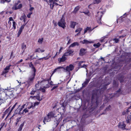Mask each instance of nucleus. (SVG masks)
Wrapping results in <instances>:
<instances>
[{
	"label": "nucleus",
	"instance_id": "obj_23",
	"mask_svg": "<svg viewBox=\"0 0 131 131\" xmlns=\"http://www.w3.org/2000/svg\"><path fill=\"white\" fill-rule=\"evenodd\" d=\"M26 45L24 43H22L21 44V49H22L23 50L22 53V54H23V53L24 52L25 50L26 49Z\"/></svg>",
	"mask_w": 131,
	"mask_h": 131
},
{
	"label": "nucleus",
	"instance_id": "obj_15",
	"mask_svg": "<svg viewBox=\"0 0 131 131\" xmlns=\"http://www.w3.org/2000/svg\"><path fill=\"white\" fill-rule=\"evenodd\" d=\"M6 93V95H7L8 98H10L13 97L14 95L13 94L12 92L10 91H8Z\"/></svg>",
	"mask_w": 131,
	"mask_h": 131
},
{
	"label": "nucleus",
	"instance_id": "obj_2",
	"mask_svg": "<svg viewBox=\"0 0 131 131\" xmlns=\"http://www.w3.org/2000/svg\"><path fill=\"white\" fill-rule=\"evenodd\" d=\"M123 115H126V121L127 123H128L131 121V112H130L128 110H126V112H123L122 113Z\"/></svg>",
	"mask_w": 131,
	"mask_h": 131
},
{
	"label": "nucleus",
	"instance_id": "obj_34",
	"mask_svg": "<svg viewBox=\"0 0 131 131\" xmlns=\"http://www.w3.org/2000/svg\"><path fill=\"white\" fill-rule=\"evenodd\" d=\"M28 110L26 108H25L21 114H24V113H26L28 112Z\"/></svg>",
	"mask_w": 131,
	"mask_h": 131
},
{
	"label": "nucleus",
	"instance_id": "obj_56",
	"mask_svg": "<svg viewBox=\"0 0 131 131\" xmlns=\"http://www.w3.org/2000/svg\"><path fill=\"white\" fill-rule=\"evenodd\" d=\"M71 42V40L70 39H69V40L67 43V45L69 44Z\"/></svg>",
	"mask_w": 131,
	"mask_h": 131
},
{
	"label": "nucleus",
	"instance_id": "obj_33",
	"mask_svg": "<svg viewBox=\"0 0 131 131\" xmlns=\"http://www.w3.org/2000/svg\"><path fill=\"white\" fill-rule=\"evenodd\" d=\"M79 6H76L74 10V12L75 13H76L79 9Z\"/></svg>",
	"mask_w": 131,
	"mask_h": 131
},
{
	"label": "nucleus",
	"instance_id": "obj_59",
	"mask_svg": "<svg viewBox=\"0 0 131 131\" xmlns=\"http://www.w3.org/2000/svg\"><path fill=\"white\" fill-rule=\"evenodd\" d=\"M86 65L85 64H83V66L81 67L80 68H85L86 67Z\"/></svg>",
	"mask_w": 131,
	"mask_h": 131
},
{
	"label": "nucleus",
	"instance_id": "obj_43",
	"mask_svg": "<svg viewBox=\"0 0 131 131\" xmlns=\"http://www.w3.org/2000/svg\"><path fill=\"white\" fill-rule=\"evenodd\" d=\"M40 48L36 49L35 50V52L40 53Z\"/></svg>",
	"mask_w": 131,
	"mask_h": 131
},
{
	"label": "nucleus",
	"instance_id": "obj_9",
	"mask_svg": "<svg viewBox=\"0 0 131 131\" xmlns=\"http://www.w3.org/2000/svg\"><path fill=\"white\" fill-rule=\"evenodd\" d=\"M74 69V66L72 64H70L69 66H67L65 68V70L69 72L70 71H72Z\"/></svg>",
	"mask_w": 131,
	"mask_h": 131
},
{
	"label": "nucleus",
	"instance_id": "obj_14",
	"mask_svg": "<svg viewBox=\"0 0 131 131\" xmlns=\"http://www.w3.org/2000/svg\"><path fill=\"white\" fill-rule=\"evenodd\" d=\"M49 82L48 81V80H44L42 81H41V83H42L43 82L45 83H47L46 85L45 86H44L43 88H47L50 87V85L48 83Z\"/></svg>",
	"mask_w": 131,
	"mask_h": 131
},
{
	"label": "nucleus",
	"instance_id": "obj_52",
	"mask_svg": "<svg viewBox=\"0 0 131 131\" xmlns=\"http://www.w3.org/2000/svg\"><path fill=\"white\" fill-rule=\"evenodd\" d=\"M45 88H41V91L43 92H45Z\"/></svg>",
	"mask_w": 131,
	"mask_h": 131
},
{
	"label": "nucleus",
	"instance_id": "obj_10",
	"mask_svg": "<svg viewBox=\"0 0 131 131\" xmlns=\"http://www.w3.org/2000/svg\"><path fill=\"white\" fill-rule=\"evenodd\" d=\"M65 56H64V55L62 56V57L58 59V61L59 63H60L62 62H63L66 60L67 58L65 57Z\"/></svg>",
	"mask_w": 131,
	"mask_h": 131
},
{
	"label": "nucleus",
	"instance_id": "obj_20",
	"mask_svg": "<svg viewBox=\"0 0 131 131\" xmlns=\"http://www.w3.org/2000/svg\"><path fill=\"white\" fill-rule=\"evenodd\" d=\"M2 97H3L4 99L5 100H6L8 98L7 95H6V93H3L1 95Z\"/></svg>",
	"mask_w": 131,
	"mask_h": 131
},
{
	"label": "nucleus",
	"instance_id": "obj_6",
	"mask_svg": "<svg viewBox=\"0 0 131 131\" xmlns=\"http://www.w3.org/2000/svg\"><path fill=\"white\" fill-rule=\"evenodd\" d=\"M65 68L63 67H59L55 69L53 71V73L55 72H58V73H61L62 71L65 70Z\"/></svg>",
	"mask_w": 131,
	"mask_h": 131
},
{
	"label": "nucleus",
	"instance_id": "obj_13",
	"mask_svg": "<svg viewBox=\"0 0 131 131\" xmlns=\"http://www.w3.org/2000/svg\"><path fill=\"white\" fill-rule=\"evenodd\" d=\"M29 67L31 68V69L34 72L33 73H35L36 72V70L31 62L29 63Z\"/></svg>",
	"mask_w": 131,
	"mask_h": 131
},
{
	"label": "nucleus",
	"instance_id": "obj_54",
	"mask_svg": "<svg viewBox=\"0 0 131 131\" xmlns=\"http://www.w3.org/2000/svg\"><path fill=\"white\" fill-rule=\"evenodd\" d=\"M21 32H21V31H18V35H17V37H18L19 36V35L21 34Z\"/></svg>",
	"mask_w": 131,
	"mask_h": 131
},
{
	"label": "nucleus",
	"instance_id": "obj_64",
	"mask_svg": "<svg viewBox=\"0 0 131 131\" xmlns=\"http://www.w3.org/2000/svg\"><path fill=\"white\" fill-rule=\"evenodd\" d=\"M13 52H12L11 53L10 58H11L12 56L13 55Z\"/></svg>",
	"mask_w": 131,
	"mask_h": 131
},
{
	"label": "nucleus",
	"instance_id": "obj_49",
	"mask_svg": "<svg viewBox=\"0 0 131 131\" xmlns=\"http://www.w3.org/2000/svg\"><path fill=\"white\" fill-rule=\"evenodd\" d=\"M22 108H21L18 110H19V113L20 114H21L22 112H21V111L22 110Z\"/></svg>",
	"mask_w": 131,
	"mask_h": 131
},
{
	"label": "nucleus",
	"instance_id": "obj_35",
	"mask_svg": "<svg viewBox=\"0 0 131 131\" xmlns=\"http://www.w3.org/2000/svg\"><path fill=\"white\" fill-rule=\"evenodd\" d=\"M82 29V28H78L77 29H76L75 30V32H78L79 33H80L81 32V31Z\"/></svg>",
	"mask_w": 131,
	"mask_h": 131
},
{
	"label": "nucleus",
	"instance_id": "obj_27",
	"mask_svg": "<svg viewBox=\"0 0 131 131\" xmlns=\"http://www.w3.org/2000/svg\"><path fill=\"white\" fill-rule=\"evenodd\" d=\"M121 91V89H119L118 91H117L116 94H114V96H119L120 93V92Z\"/></svg>",
	"mask_w": 131,
	"mask_h": 131
},
{
	"label": "nucleus",
	"instance_id": "obj_50",
	"mask_svg": "<svg viewBox=\"0 0 131 131\" xmlns=\"http://www.w3.org/2000/svg\"><path fill=\"white\" fill-rule=\"evenodd\" d=\"M58 87L57 86H54L51 89V91H52L53 90L57 88Z\"/></svg>",
	"mask_w": 131,
	"mask_h": 131
},
{
	"label": "nucleus",
	"instance_id": "obj_26",
	"mask_svg": "<svg viewBox=\"0 0 131 131\" xmlns=\"http://www.w3.org/2000/svg\"><path fill=\"white\" fill-rule=\"evenodd\" d=\"M75 25V23L74 21H71V22L70 27L71 28H74Z\"/></svg>",
	"mask_w": 131,
	"mask_h": 131
},
{
	"label": "nucleus",
	"instance_id": "obj_39",
	"mask_svg": "<svg viewBox=\"0 0 131 131\" xmlns=\"http://www.w3.org/2000/svg\"><path fill=\"white\" fill-rule=\"evenodd\" d=\"M84 62L83 61H81L79 62L78 65L79 68H80L81 67V64Z\"/></svg>",
	"mask_w": 131,
	"mask_h": 131
},
{
	"label": "nucleus",
	"instance_id": "obj_48",
	"mask_svg": "<svg viewBox=\"0 0 131 131\" xmlns=\"http://www.w3.org/2000/svg\"><path fill=\"white\" fill-rule=\"evenodd\" d=\"M25 25H22L20 28V29L23 30V29L24 28V27Z\"/></svg>",
	"mask_w": 131,
	"mask_h": 131
},
{
	"label": "nucleus",
	"instance_id": "obj_12",
	"mask_svg": "<svg viewBox=\"0 0 131 131\" xmlns=\"http://www.w3.org/2000/svg\"><path fill=\"white\" fill-rule=\"evenodd\" d=\"M74 51L72 50H68L67 52L64 53V55L66 56L70 55Z\"/></svg>",
	"mask_w": 131,
	"mask_h": 131
},
{
	"label": "nucleus",
	"instance_id": "obj_24",
	"mask_svg": "<svg viewBox=\"0 0 131 131\" xmlns=\"http://www.w3.org/2000/svg\"><path fill=\"white\" fill-rule=\"evenodd\" d=\"M79 44L77 42H74L72 44H71L69 46V48L70 47H73L75 46H78Z\"/></svg>",
	"mask_w": 131,
	"mask_h": 131
},
{
	"label": "nucleus",
	"instance_id": "obj_44",
	"mask_svg": "<svg viewBox=\"0 0 131 131\" xmlns=\"http://www.w3.org/2000/svg\"><path fill=\"white\" fill-rule=\"evenodd\" d=\"M39 104V103L38 102H36L34 104H33L34 107L35 106H36L38 105Z\"/></svg>",
	"mask_w": 131,
	"mask_h": 131
},
{
	"label": "nucleus",
	"instance_id": "obj_60",
	"mask_svg": "<svg viewBox=\"0 0 131 131\" xmlns=\"http://www.w3.org/2000/svg\"><path fill=\"white\" fill-rule=\"evenodd\" d=\"M53 23L54 24V26H56L57 25V23L54 22V20H53Z\"/></svg>",
	"mask_w": 131,
	"mask_h": 131
},
{
	"label": "nucleus",
	"instance_id": "obj_5",
	"mask_svg": "<svg viewBox=\"0 0 131 131\" xmlns=\"http://www.w3.org/2000/svg\"><path fill=\"white\" fill-rule=\"evenodd\" d=\"M20 3V2L19 1H18L17 3H15L12 7V9L16 10L22 7V4H18Z\"/></svg>",
	"mask_w": 131,
	"mask_h": 131
},
{
	"label": "nucleus",
	"instance_id": "obj_36",
	"mask_svg": "<svg viewBox=\"0 0 131 131\" xmlns=\"http://www.w3.org/2000/svg\"><path fill=\"white\" fill-rule=\"evenodd\" d=\"M13 26L14 28V29L15 30L16 28V22L15 21H13Z\"/></svg>",
	"mask_w": 131,
	"mask_h": 131
},
{
	"label": "nucleus",
	"instance_id": "obj_53",
	"mask_svg": "<svg viewBox=\"0 0 131 131\" xmlns=\"http://www.w3.org/2000/svg\"><path fill=\"white\" fill-rule=\"evenodd\" d=\"M21 32H21V31H18V35H17V37H18L19 36V35L21 34Z\"/></svg>",
	"mask_w": 131,
	"mask_h": 131
},
{
	"label": "nucleus",
	"instance_id": "obj_45",
	"mask_svg": "<svg viewBox=\"0 0 131 131\" xmlns=\"http://www.w3.org/2000/svg\"><path fill=\"white\" fill-rule=\"evenodd\" d=\"M18 103H16L14 105H13V107H12L11 110H13L14 108L15 107V106Z\"/></svg>",
	"mask_w": 131,
	"mask_h": 131
},
{
	"label": "nucleus",
	"instance_id": "obj_8",
	"mask_svg": "<svg viewBox=\"0 0 131 131\" xmlns=\"http://www.w3.org/2000/svg\"><path fill=\"white\" fill-rule=\"evenodd\" d=\"M126 125L123 122L119 123L118 124V127L119 128H121L123 130L125 129Z\"/></svg>",
	"mask_w": 131,
	"mask_h": 131
},
{
	"label": "nucleus",
	"instance_id": "obj_31",
	"mask_svg": "<svg viewBox=\"0 0 131 131\" xmlns=\"http://www.w3.org/2000/svg\"><path fill=\"white\" fill-rule=\"evenodd\" d=\"M82 13H84L85 14L88 15L89 16H90V12L88 10H87L86 11L83 12H82Z\"/></svg>",
	"mask_w": 131,
	"mask_h": 131
},
{
	"label": "nucleus",
	"instance_id": "obj_4",
	"mask_svg": "<svg viewBox=\"0 0 131 131\" xmlns=\"http://www.w3.org/2000/svg\"><path fill=\"white\" fill-rule=\"evenodd\" d=\"M66 23L65 21V20L63 18L61 19L58 21V25L60 27H62L64 29L66 27Z\"/></svg>",
	"mask_w": 131,
	"mask_h": 131
},
{
	"label": "nucleus",
	"instance_id": "obj_19",
	"mask_svg": "<svg viewBox=\"0 0 131 131\" xmlns=\"http://www.w3.org/2000/svg\"><path fill=\"white\" fill-rule=\"evenodd\" d=\"M82 42L83 44H86L93 43V41H90L86 39H84L83 41H82Z\"/></svg>",
	"mask_w": 131,
	"mask_h": 131
},
{
	"label": "nucleus",
	"instance_id": "obj_21",
	"mask_svg": "<svg viewBox=\"0 0 131 131\" xmlns=\"http://www.w3.org/2000/svg\"><path fill=\"white\" fill-rule=\"evenodd\" d=\"M37 84L35 85V89H33L32 91L30 93V94L31 95H34V93L36 92L37 90H38L37 89V88L36 87L37 86Z\"/></svg>",
	"mask_w": 131,
	"mask_h": 131
},
{
	"label": "nucleus",
	"instance_id": "obj_3",
	"mask_svg": "<svg viewBox=\"0 0 131 131\" xmlns=\"http://www.w3.org/2000/svg\"><path fill=\"white\" fill-rule=\"evenodd\" d=\"M35 75V73H33L29 77L28 80L27 82L28 86L31 85L33 83Z\"/></svg>",
	"mask_w": 131,
	"mask_h": 131
},
{
	"label": "nucleus",
	"instance_id": "obj_57",
	"mask_svg": "<svg viewBox=\"0 0 131 131\" xmlns=\"http://www.w3.org/2000/svg\"><path fill=\"white\" fill-rule=\"evenodd\" d=\"M53 1H54V3H53V7H54V5L55 4V5H58V4H57V3H55V2H54V0H53Z\"/></svg>",
	"mask_w": 131,
	"mask_h": 131
},
{
	"label": "nucleus",
	"instance_id": "obj_29",
	"mask_svg": "<svg viewBox=\"0 0 131 131\" xmlns=\"http://www.w3.org/2000/svg\"><path fill=\"white\" fill-rule=\"evenodd\" d=\"M101 45V44L99 42L97 43L94 44L93 45V46L95 47L96 48H97L99 47Z\"/></svg>",
	"mask_w": 131,
	"mask_h": 131
},
{
	"label": "nucleus",
	"instance_id": "obj_11",
	"mask_svg": "<svg viewBox=\"0 0 131 131\" xmlns=\"http://www.w3.org/2000/svg\"><path fill=\"white\" fill-rule=\"evenodd\" d=\"M11 66V65H10L9 66H6L3 71L2 74L7 73L8 72L9 70L10 67Z\"/></svg>",
	"mask_w": 131,
	"mask_h": 131
},
{
	"label": "nucleus",
	"instance_id": "obj_30",
	"mask_svg": "<svg viewBox=\"0 0 131 131\" xmlns=\"http://www.w3.org/2000/svg\"><path fill=\"white\" fill-rule=\"evenodd\" d=\"M24 123L21 124L20 125V127L18 129V131H21L22 128L24 125Z\"/></svg>",
	"mask_w": 131,
	"mask_h": 131
},
{
	"label": "nucleus",
	"instance_id": "obj_47",
	"mask_svg": "<svg viewBox=\"0 0 131 131\" xmlns=\"http://www.w3.org/2000/svg\"><path fill=\"white\" fill-rule=\"evenodd\" d=\"M32 12H30L27 15V16L28 18H30V15L32 14Z\"/></svg>",
	"mask_w": 131,
	"mask_h": 131
},
{
	"label": "nucleus",
	"instance_id": "obj_32",
	"mask_svg": "<svg viewBox=\"0 0 131 131\" xmlns=\"http://www.w3.org/2000/svg\"><path fill=\"white\" fill-rule=\"evenodd\" d=\"M95 92V90H94L93 91V93L92 94V99H93L95 96H97V93H94V92Z\"/></svg>",
	"mask_w": 131,
	"mask_h": 131
},
{
	"label": "nucleus",
	"instance_id": "obj_46",
	"mask_svg": "<svg viewBox=\"0 0 131 131\" xmlns=\"http://www.w3.org/2000/svg\"><path fill=\"white\" fill-rule=\"evenodd\" d=\"M113 2L111 1H109L108 2V4L110 6H111L113 5Z\"/></svg>",
	"mask_w": 131,
	"mask_h": 131
},
{
	"label": "nucleus",
	"instance_id": "obj_41",
	"mask_svg": "<svg viewBox=\"0 0 131 131\" xmlns=\"http://www.w3.org/2000/svg\"><path fill=\"white\" fill-rule=\"evenodd\" d=\"M9 21H8V23H9V21H14V19H13V18L12 17H10L9 18Z\"/></svg>",
	"mask_w": 131,
	"mask_h": 131
},
{
	"label": "nucleus",
	"instance_id": "obj_40",
	"mask_svg": "<svg viewBox=\"0 0 131 131\" xmlns=\"http://www.w3.org/2000/svg\"><path fill=\"white\" fill-rule=\"evenodd\" d=\"M113 41H114L116 43H117L119 41V40L118 39L115 38L113 39Z\"/></svg>",
	"mask_w": 131,
	"mask_h": 131
},
{
	"label": "nucleus",
	"instance_id": "obj_62",
	"mask_svg": "<svg viewBox=\"0 0 131 131\" xmlns=\"http://www.w3.org/2000/svg\"><path fill=\"white\" fill-rule=\"evenodd\" d=\"M49 84L50 85H54V84H53V82L52 81H51V82H49Z\"/></svg>",
	"mask_w": 131,
	"mask_h": 131
},
{
	"label": "nucleus",
	"instance_id": "obj_17",
	"mask_svg": "<svg viewBox=\"0 0 131 131\" xmlns=\"http://www.w3.org/2000/svg\"><path fill=\"white\" fill-rule=\"evenodd\" d=\"M95 28H93V29H92L91 27H87L86 28L84 29V34L85 33L88 31H89V32L91 31Z\"/></svg>",
	"mask_w": 131,
	"mask_h": 131
},
{
	"label": "nucleus",
	"instance_id": "obj_1",
	"mask_svg": "<svg viewBox=\"0 0 131 131\" xmlns=\"http://www.w3.org/2000/svg\"><path fill=\"white\" fill-rule=\"evenodd\" d=\"M55 118V120L54 122H56L57 125H58L62 119V115L61 114H58L56 115L55 112H51L48 113L47 116L45 117L43 122L45 124V122H49L51 120V118Z\"/></svg>",
	"mask_w": 131,
	"mask_h": 131
},
{
	"label": "nucleus",
	"instance_id": "obj_28",
	"mask_svg": "<svg viewBox=\"0 0 131 131\" xmlns=\"http://www.w3.org/2000/svg\"><path fill=\"white\" fill-rule=\"evenodd\" d=\"M5 101L3 97H2L1 96L0 97V103L1 104L4 103L5 102Z\"/></svg>",
	"mask_w": 131,
	"mask_h": 131
},
{
	"label": "nucleus",
	"instance_id": "obj_22",
	"mask_svg": "<svg viewBox=\"0 0 131 131\" xmlns=\"http://www.w3.org/2000/svg\"><path fill=\"white\" fill-rule=\"evenodd\" d=\"M90 80V79H86L84 82L82 84L83 87H85L88 83Z\"/></svg>",
	"mask_w": 131,
	"mask_h": 131
},
{
	"label": "nucleus",
	"instance_id": "obj_63",
	"mask_svg": "<svg viewBox=\"0 0 131 131\" xmlns=\"http://www.w3.org/2000/svg\"><path fill=\"white\" fill-rule=\"evenodd\" d=\"M25 105L26 104H25L23 105L22 106L21 108H24L25 107Z\"/></svg>",
	"mask_w": 131,
	"mask_h": 131
},
{
	"label": "nucleus",
	"instance_id": "obj_18",
	"mask_svg": "<svg viewBox=\"0 0 131 131\" xmlns=\"http://www.w3.org/2000/svg\"><path fill=\"white\" fill-rule=\"evenodd\" d=\"M30 98H32L33 99H37L38 100L40 101L42 99H40V96L38 95L36 96H30Z\"/></svg>",
	"mask_w": 131,
	"mask_h": 131
},
{
	"label": "nucleus",
	"instance_id": "obj_25",
	"mask_svg": "<svg viewBox=\"0 0 131 131\" xmlns=\"http://www.w3.org/2000/svg\"><path fill=\"white\" fill-rule=\"evenodd\" d=\"M101 0H93V4H98L101 2Z\"/></svg>",
	"mask_w": 131,
	"mask_h": 131
},
{
	"label": "nucleus",
	"instance_id": "obj_38",
	"mask_svg": "<svg viewBox=\"0 0 131 131\" xmlns=\"http://www.w3.org/2000/svg\"><path fill=\"white\" fill-rule=\"evenodd\" d=\"M111 106L110 105H109L107 107L106 109V111H109L111 110Z\"/></svg>",
	"mask_w": 131,
	"mask_h": 131
},
{
	"label": "nucleus",
	"instance_id": "obj_16",
	"mask_svg": "<svg viewBox=\"0 0 131 131\" xmlns=\"http://www.w3.org/2000/svg\"><path fill=\"white\" fill-rule=\"evenodd\" d=\"M86 50L82 48L80 51L79 54L81 56H82L84 54Z\"/></svg>",
	"mask_w": 131,
	"mask_h": 131
},
{
	"label": "nucleus",
	"instance_id": "obj_61",
	"mask_svg": "<svg viewBox=\"0 0 131 131\" xmlns=\"http://www.w3.org/2000/svg\"><path fill=\"white\" fill-rule=\"evenodd\" d=\"M23 61V60H22V59H21V60H20V61H18V62H17V63H18V64H19V63H20V62H22Z\"/></svg>",
	"mask_w": 131,
	"mask_h": 131
},
{
	"label": "nucleus",
	"instance_id": "obj_55",
	"mask_svg": "<svg viewBox=\"0 0 131 131\" xmlns=\"http://www.w3.org/2000/svg\"><path fill=\"white\" fill-rule=\"evenodd\" d=\"M50 57V56H49L48 57H43V59H44L45 60H47Z\"/></svg>",
	"mask_w": 131,
	"mask_h": 131
},
{
	"label": "nucleus",
	"instance_id": "obj_51",
	"mask_svg": "<svg viewBox=\"0 0 131 131\" xmlns=\"http://www.w3.org/2000/svg\"><path fill=\"white\" fill-rule=\"evenodd\" d=\"M32 107H34V106L33 104H31V105L30 106L28 107L27 108L28 109H30Z\"/></svg>",
	"mask_w": 131,
	"mask_h": 131
},
{
	"label": "nucleus",
	"instance_id": "obj_37",
	"mask_svg": "<svg viewBox=\"0 0 131 131\" xmlns=\"http://www.w3.org/2000/svg\"><path fill=\"white\" fill-rule=\"evenodd\" d=\"M43 41V38H39L38 40V42L40 43H41Z\"/></svg>",
	"mask_w": 131,
	"mask_h": 131
},
{
	"label": "nucleus",
	"instance_id": "obj_58",
	"mask_svg": "<svg viewBox=\"0 0 131 131\" xmlns=\"http://www.w3.org/2000/svg\"><path fill=\"white\" fill-rule=\"evenodd\" d=\"M34 9L33 7H31L29 9V10L30 11H32Z\"/></svg>",
	"mask_w": 131,
	"mask_h": 131
},
{
	"label": "nucleus",
	"instance_id": "obj_7",
	"mask_svg": "<svg viewBox=\"0 0 131 131\" xmlns=\"http://www.w3.org/2000/svg\"><path fill=\"white\" fill-rule=\"evenodd\" d=\"M103 14L102 12H98L97 13V14L96 15V16L98 17V18L99 20L97 21V23L100 24H102L101 22V18Z\"/></svg>",
	"mask_w": 131,
	"mask_h": 131
},
{
	"label": "nucleus",
	"instance_id": "obj_42",
	"mask_svg": "<svg viewBox=\"0 0 131 131\" xmlns=\"http://www.w3.org/2000/svg\"><path fill=\"white\" fill-rule=\"evenodd\" d=\"M8 0H1L0 2L1 3H4L5 2L7 1Z\"/></svg>",
	"mask_w": 131,
	"mask_h": 131
}]
</instances>
